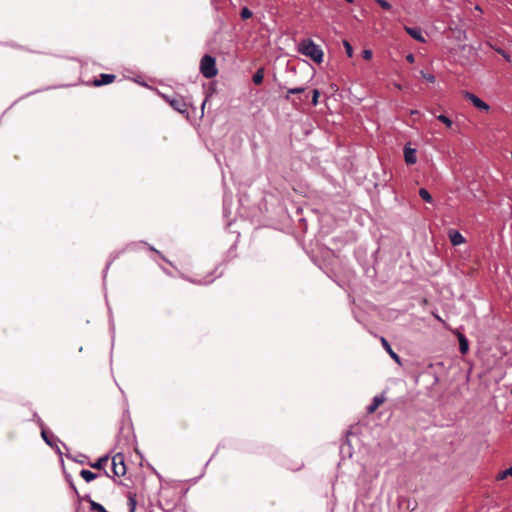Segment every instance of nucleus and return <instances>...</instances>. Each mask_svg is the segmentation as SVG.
Segmentation results:
<instances>
[{
	"label": "nucleus",
	"instance_id": "nucleus-16",
	"mask_svg": "<svg viewBox=\"0 0 512 512\" xmlns=\"http://www.w3.org/2000/svg\"><path fill=\"white\" fill-rule=\"evenodd\" d=\"M263 79H264V71L263 69H258L256 71V73L253 75V82L256 84V85H259L263 82Z\"/></svg>",
	"mask_w": 512,
	"mask_h": 512
},
{
	"label": "nucleus",
	"instance_id": "nucleus-9",
	"mask_svg": "<svg viewBox=\"0 0 512 512\" xmlns=\"http://www.w3.org/2000/svg\"><path fill=\"white\" fill-rule=\"evenodd\" d=\"M385 401V397L383 395L375 396L373 398L372 403L367 407V412L369 414L374 413L380 405H382Z\"/></svg>",
	"mask_w": 512,
	"mask_h": 512
},
{
	"label": "nucleus",
	"instance_id": "nucleus-21",
	"mask_svg": "<svg viewBox=\"0 0 512 512\" xmlns=\"http://www.w3.org/2000/svg\"><path fill=\"white\" fill-rule=\"evenodd\" d=\"M437 119H438L439 121H441L442 123H444V124H445L447 127H449V128H450V127L452 126V124H453L452 120H451V119H449V118H448L447 116H445V115H439V116L437 117Z\"/></svg>",
	"mask_w": 512,
	"mask_h": 512
},
{
	"label": "nucleus",
	"instance_id": "nucleus-12",
	"mask_svg": "<svg viewBox=\"0 0 512 512\" xmlns=\"http://www.w3.org/2000/svg\"><path fill=\"white\" fill-rule=\"evenodd\" d=\"M109 458L107 456L99 458L95 463H91L90 466L94 469H104L108 464Z\"/></svg>",
	"mask_w": 512,
	"mask_h": 512
},
{
	"label": "nucleus",
	"instance_id": "nucleus-27",
	"mask_svg": "<svg viewBox=\"0 0 512 512\" xmlns=\"http://www.w3.org/2000/svg\"><path fill=\"white\" fill-rule=\"evenodd\" d=\"M319 96H320V92H319V90L314 89V90H313V95H312V104H313L314 106H316V105L318 104V98H319Z\"/></svg>",
	"mask_w": 512,
	"mask_h": 512
},
{
	"label": "nucleus",
	"instance_id": "nucleus-34",
	"mask_svg": "<svg viewBox=\"0 0 512 512\" xmlns=\"http://www.w3.org/2000/svg\"><path fill=\"white\" fill-rule=\"evenodd\" d=\"M346 1H347V2H349V3H352V2H353V0H346Z\"/></svg>",
	"mask_w": 512,
	"mask_h": 512
},
{
	"label": "nucleus",
	"instance_id": "nucleus-18",
	"mask_svg": "<svg viewBox=\"0 0 512 512\" xmlns=\"http://www.w3.org/2000/svg\"><path fill=\"white\" fill-rule=\"evenodd\" d=\"M508 476L512 477V466L504 471L499 472L496 476V480L501 481L506 479Z\"/></svg>",
	"mask_w": 512,
	"mask_h": 512
},
{
	"label": "nucleus",
	"instance_id": "nucleus-33",
	"mask_svg": "<svg viewBox=\"0 0 512 512\" xmlns=\"http://www.w3.org/2000/svg\"><path fill=\"white\" fill-rule=\"evenodd\" d=\"M205 104H206V101H204V102L202 103V110L204 109Z\"/></svg>",
	"mask_w": 512,
	"mask_h": 512
},
{
	"label": "nucleus",
	"instance_id": "nucleus-13",
	"mask_svg": "<svg viewBox=\"0 0 512 512\" xmlns=\"http://www.w3.org/2000/svg\"><path fill=\"white\" fill-rule=\"evenodd\" d=\"M85 500L89 502L91 510L97 511V512H107L106 509L99 503L92 500L89 496L85 497Z\"/></svg>",
	"mask_w": 512,
	"mask_h": 512
},
{
	"label": "nucleus",
	"instance_id": "nucleus-29",
	"mask_svg": "<svg viewBox=\"0 0 512 512\" xmlns=\"http://www.w3.org/2000/svg\"><path fill=\"white\" fill-rule=\"evenodd\" d=\"M406 60H407V62H409V63H413V62H414V60H415V57H414V55H413V54H408V55L406 56Z\"/></svg>",
	"mask_w": 512,
	"mask_h": 512
},
{
	"label": "nucleus",
	"instance_id": "nucleus-28",
	"mask_svg": "<svg viewBox=\"0 0 512 512\" xmlns=\"http://www.w3.org/2000/svg\"><path fill=\"white\" fill-rule=\"evenodd\" d=\"M362 56L365 60H370L372 58V51L371 50H363Z\"/></svg>",
	"mask_w": 512,
	"mask_h": 512
},
{
	"label": "nucleus",
	"instance_id": "nucleus-24",
	"mask_svg": "<svg viewBox=\"0 0 512 512\" xmlns=\"http://www.w3.org/2000/svg\"><path fill=\"white\" fill-rule=\"evenodd\" d=\"M420 73H421L422 78L425 79L426 81H428L430 83L435 82L434 75L429 74V73H425L424 71H421Z\"/></svg>",
	"mask_w": 512,
	"mask_h": 512
},
{
	"label": "nucleus",
	"instance_id": "nucleus-14",
	"mask_svg": "<svg viewBox=\"0 0 512 512\" xmlns=\"http://www.w3.org/2000/svg\"><path fill=\"white\" fill-rule=\"evenodd\" d=\"M80 475L86 482H91L92 480L97 478L96 473H93L90 470L85 469L81 470Z\"/></svg>",
	"mask_w": 512,
	"mask_h": 512
},
{
	"label": "nucleus",
	"instance_id": "nucleus-35",
	"mask_svg": "<svg viewBox=\"0 0 512 512\" xmlns=\"http://www.w3.org/2000/svg\"><path fill=\"white\" fill-rule=\"evenodd\" d=\"M511 393H512V389H511Z\"/></svg>",
	"mask_w": 512,
	"mask_h": 512
},
{
	"label": "nucleus",
	"instance_id": "nucleus-7",
	"mask_svg": "<svg viewBox=\"0 0 512 512\" xmlns=\"http://www.w3.org/2000/svg\"><path fill=\"white\" fill-rule=\"evenodd\" d=\"M404 159L405 162L409 165L415 164L417 161L416 150L405 146L404 148Z\"/></svg>",
	"mask_w": 512,
	"mask_h": 512
},
{
	"label": "nucleus",
	"instance_id": "nucleus-20",
	"mask_svg": "<svg viewBox=\"0 0 512 512\" xmlns=\"http://www.w3.org/2000/svg\"><path fill=\"white\" fill-rule=\"evenodd\" d=\"M304 91H305L304 87L290 88L287 90V95L285 96V98L288 100L290 98L289 97L290 94H301Z\"/></svg>",
	"mask_w": 512,
	"mask_h": 512
},
{
	"label": "nucleus",
	"instance_id": "nucleus-11",
	"mask_svg": "<svg viewBox=\"0 0 512 512\" xmlns=\"http://www.w3.org/2000/svg\"><path fill=\"white\" fill-rule=\"evenodd\" d=\"M381 341V344L382 346L384 347V349L387 351V353L390 355V357L395 360L397 363H400V357L398 356V354H396L390 344L388 343V341L384 338V337H381L380 339Z\"/></svg>",
	"mask_w": 512,
	"mask_h": 512
},
{
	"label": "nucleus",
	"instance_id": "nucleus-23",
	"mask_svg": "<svg viewBox=\"0 0 512 512\" xmlns=\"http://www.w3.org/2000/svg\"><path fill=\"white\" fill-rule=\"evenodd\" d=\"M343 45L345 47L347 56L352 57L353 56V48H352L351 44L348 41L344 40Z\"/></svg>",
	"mask_w": 512,
	"mask_h": 512
},
{
	"label": "nucleus",
	"instance_id": "nucleus-30",
	"mask_svg": "<svg viewBox=\"0 0 512 512\" xmlns=\"http://www.w3.org/2000/svg\"><path fill=\"white\" fill-rule=\"evenodd\" d=\"M419 114H420V113H419V111H418V110H411V111H410V115H411V116H417V115H419Z\"/></svg>",
	"mask_w": 512,
	"mask_h": 512
},
{
	"label": "nucleus",
	"instance_id": "nucleus-2",
	"mask_svg": "<svg viewBox=\"0 0 512 512\" xmlns=\"http://www.w3.org/2000/svg\"><path fill=\"white\" fill-rule=\"evenodd\" d=\"M200 72L205 78H213L218 74L216 60L210 55H204L200 62Z\"/></svg>",
	"mask_w": 512,
	"mask_h": 512
},
{
	"label": "nucleus",
	"instance_id": "nucleus-22",
	"mask_svg": "<svg viewBox=\"0 0 512 512\" xmlns=\"http://www.w3.org/2000/svg\"><path fill=\"white\" fill-rule=\"evenodd\" d=\"M240 15L243 20H246L252 17V12L247 7H244L242 8Z\"/></svg>",
	"mask_w": 512,
	"mask_h": 512
},
{
	"label": "nucleus",
	"instance_id": "nucleus-17",
	"mask_svg": "<svg viewBox=\"0 0 512 512\" xmlns=\"http://www.w3.org/2000/svg\"><path fill=\"white\" fill-rule=\"evenodd\" d=\"M419 196L425 201V202H428V203H432L433 201V198L431 196V194L428 192V190H426L425 188H421L419 190Z\"/></svg>",
	"mask_w": 512,
	"mask_h": 512
},
{
	"label": "nucleus",
	"instance_id": "nucleus-10",
	"mask_svg": "<svg viewBox=\"0 0 512 512\" xmlns=\"http://www.w3.org/2000/svg\"><path fill=\"white\" fill-rule=\"evenodd\" d=\"M449 239L452 245L457 246L465 242L464 237L456 230L449 231Z\"/></svg>",
	"mask_w": 512,
	"mask_h": 512
},
{
	"label": "nucleus",
	"instance_id": "nucleus-6",
	"mask_svg": "<svg viewBox=\"0 0 512 512\" xmlns=\"http://www.w3.org/2000/svg\"><path fill=\"white\" fill-rule=\"evenodd\" d=\"M116 79V76L113 75V74H100V78L99 79H95L93 81V85L98 87V86H102V85H107V84H110L112 83L114 80Z\"/></svg>",
	"mask_w": 512,
	"mask_h": 512
},
{
	"label": "nucleus",
	"instance_id": "nucleus-32",
	"mask_svg": "<svg viewBox=\"0 0 512 512\" xmlns=\"http://www.w3.org/2000/svg\"><path fill=\"white\" fill-rule=\"evenodd\" d=\"M42 436H43V438L46 440V442L48 443V440H47V438H46V434H45V432H44V431L42 432Z\"/></svg>",
	"mask_w": 512,
	"mask_h": 512
},
{
	"label": "nucleus",
	"instance_id": "nucleus-15",
	"mask_svg": "<svg viewBox=\"0 0 512 512\" xmlns=\"http://www.w3.org/2000/svg\"><path fill=\"white\" fill-rule=\"evenodd\" d=\"M459 348H460V352L462 354L467 353V351L469 349L468 340L462 334L459 336Z\"/></svg>",
	"mask_w": 512,
	"mask_h": 512
},
{
	"label": "nucleus",
	"instance_id": "nucleus-31",
	"mask_svg": "<svg viewBox=\"0 0 512 512\" xmlns=\"http://www.w3.org/2000/svg\"><path fill=\"white\" fill-rule=\"evenodd\" d=\"M395 87H396L397 89H399V90H401V89H402V86H401L400 84H395Z\"/></svg>",
	"mask_w": 512,
	"mask_h": 512
},
{
	"label": "nucleus",
	"instance_id": "nucleus-25",
	"mask_svg": "<svg viewBox=\"0 0 512 512\" xmlns=\"http://www.w3.org/2000/svg\"><path fill=\"white\" fill-rule=\"evenodd\" d=\"M376 2L384 10H390L391 9L390 3L387 2L386 0H376Z\"/></svg>",
	"mask_w": 512,
	"mask_h": 512
},
{
	"label": "nucleus",
	"instance_id": "nucleus-5",
	"mask_svg": "<svg viewBox=\"0 0 512 512\" xmlns=\"http://www.w3.org/2000/svg\"><path fill=\"white\" fill-rule=\"evenodd\" d=\"M463 96L465 97L466 100L470 101L477 109L489 111L490 106L483 100H481L479 97H477L475 94L465 91L463 93Z\"/></svg>",
	"mask_w": 512,
	"mask_h": 512
},
{
	"label": "nucleus",
	"instance_id": "nucleus-19",
	"mask_svg": "<svg viewBox=\"0 0 512 512\" xmlns=\"http://www.w3.org/2000/svg\"><path fill=\"white\" fill-rule=\"evenodd\" d=\"M136 504H137V502H136L135 495L130 494L128 496V507H129L130 512H135Z\"/></svg>",
	"mask_w": 512,
	"mask_h": 512
},
{
	"label": "nucleus",
	"instance_id": "nucleus-3",
	"mask_svg": "<svg viewBox=\"0 0 512 512\" xmlns=\"http://www.w3.org/2000/svg\"><path fill=\"white\" fill-rule=\"evenodd\" d=\"M112 472L114 476L121 477L126 474L125 457L122 453H117L111 460Z\"/></svg>",
	"mask_w": 512,
	"mask_h": 512
},
{
	"label": "nucleus",
	"instance_id": "nucleus-4",
	"mask_svg": "<svg viewBox=\"0 0 512 512\" xmlns=\"http://www.w3.org/2000/svg\"><path fill=\"white\" fill-rule=\"evenodd\" d=\"M163 99L169 103V105L179 113H186L188 104L186 103L185 99L180 95H175L173 97L163 95Z\"/></svg>",
	"mask_w": 512,
	"mask_h": 512
},
{
	"label": "nucleus",
	"instance_id": "nucleus-1",
	"mask_svg": "<svg viewBox=\"0 0 512 512\" xmlns=\"http://www.w3.org/2000/svg\"><path fill=\"white\" fill-rule=\"evenodd\" d=\"M298 51L306 57L311 58L316 63H321L323 61L322 49L311 39L302 40L299 43Z\"/></svg>",
	"mask_w": 512,
	"mask_h": 512
},
{
	"label": "nucleus",
	"instance_id": "nucleus-8",
	"mask_svg": "<svg viewBox=\"0 0 512 512\" xmlns=\"http://www.w3.org/2000/svg\"><path fill=\"white\" fill-rule=\"evenodd\" d=\"M405 31L415 40L419 42H425V38L422 35V31L420 28H412V27H405Z\"/></svg>",
	"mask_w": 512,
	"mask_h": 512
},
{
	"label": "nucleus",
	"instance_id": "nucleus-26",
	"mask_svg": "<svg viewBox=\"0 0 512 512\" xmlns=\"http://www.w3.org/2000/svg\"><path fill=\"white\" fill-rule=\"evenodd\" d=\"M495 51L502 55L506 61L511 62V57L509 54H507L503 49L501 48H495Z\"/></svg>",
	"mask_w": 512,
	"mask_h": 512
}]
</instances>
